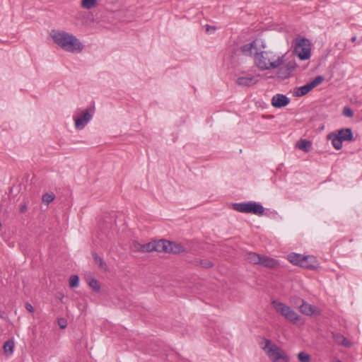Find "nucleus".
I'll use <instances>...</instances> for the list:
<instances>
[{
    "mask_svg": "<svg viewBox=\"0 0 362 362\" xmlns=\"http://www.w3.org/2000/svg\"><path fill=\"white\" fill-rule=\"evenodd\" d=\"M284 54L277 55L271 50H262L259 47V51L255 53V64L260 70H269L279 68L284 63Z\"/></svg>",
    "mask_w": 362,
    "mask_h": 362,
    "instance_id": "1",
    "label": "nucleus"
},
{
    "mask_svg": "<svg viewBox=\"0 0 362 362\" xmlns=\"http://www.w3.org/2000/svg\"><path fill=\"white\" fill-rule=\"evenodd\" d=\"M50 35L54 43L66 52H80L83 49L80 40L72 34L65 31L52 30Z\"/></svg>",
    "mask_w": 362,
    "mask_h": 362,
    "instance_id": "2",
    "label": "nucleus"
},
{
    "mask_svg": "<svg viewBox=\"0 0 362 362\" xmlns=\"http://www.w3.org/2000/svg\"><path fill=\"white\" fill-rule=\"evenodd\" d=\"M327 139L331 141L333 147L337 150L342 148L343 141H354V134L350 128H342L331 132L327 134Z\"/></svg>",
    "mask_w": 362,
    "mask_h": 362,
    "instance_id": "3",
    "label": "nucleus"
},
{
    "mask_svg": "<svg viewBox=\"0 0 362 362\" xmlns=\"http://www.w3.org/2000/svg\"><path fill=\"white\" fill-rule=\"evenodd\" d=\"M294 51L301 60L310 57L311 44L308 39L298 36L295 40Z\"/></svg>",
    "mask_w": 362,
    "mask_h": 362,
    "instance_id": "4",
    "label": "nucleus"
},
{
    "mask_svg": "<svg viewBox=\"0 0 362 362\" xmlns=\"http://www.w3.org/2000/svg\"><path fill=\"white\" fill-rule=\"evenodd\" d=\"M272 305H273L274 310L278 313L284 317L288 321L292 323H296L298 321L300 316L289 306L275 300H272Z\"/></svg>",
    "mask_w": 362,
    "mask_h": 362,
    "instance_id": "5",
    "label": "nucleus"
},
{
    "mask_svg": "<svg viewBox=\"0 0 362 362\" xmlns=\"http://www.w3.org/2000/svg\"><path fill=\"white\" fill-rule=\"evenodd\" d=\"M264 341L265 344L262 346V349L266 352L267 356L273 361V362H278L280 359L287 361V356L284 354L276 344L267 339H264Z\"/></svg>",
    "mask_w": 362,
    "mask_h": 362,
    "instance_id": "6",
    "label": "nucleus"
},
{
    "mask_svg": "<svg viewBox=\"0 0 362 362\" xmlns=\"http://www.w3.org/2000/svg\"><path fill=\"white\" fill-rule=\"evenodd\" d=\"M90 108L84 110H80L77 112V115L74 117L75 127L77 129H83L85 126L90 121L93 117Z\"/></svg>",
    "mask_w": 362,
    "mask_h": 362,
    "instance_id": "7",
    "label": "nucleus"
},
{
    "mask_svg": "<svg viewBox=\"0 0 362 362\" xmlns=\"http://www.w3.org/2000/svg\"><path fill=\"white\" fill-rule=\"evenodd\" d=\"M288 259L292 264L298 265L303 268L314 269L316 267L315 265L308 263V259L315 260V257L313 256H303L300 254L292 253L288 256Z\"/></svg>",
    "mask_w": 362,
    "mask_h": 362,
    "instance_id": "8",
    "label": "nucleus"
},
{
    "mask_svg": "<svg viewBox=\"0 0 362 362\" xmlns=\"http://www.w3.org/2000/svg\"><path fill=\"white\" fill-rule=\"evenodd\" d=\"M296 299L298 301H300V305H299V310L301 313L309 316L320 315V311L317 307L313 306L301 298Z\"/></svg>",
    "mask_w": 362,
    "mask_h": 362,
    "instance_id": "9",
    "label": "nucleus"
},
{
    "mask_svg": "<svg viewBox=\"0 0 362 362\" xmlns=\"http://www.w3.org/2000/svg\"><path fill=\"white\" fill-rule=\"evenodd\" d=\"M257 46H261L263 49L266 48L262 41L256 40L250 43L243 45L241 47V51L245 55H251L253 54L254 51L255 53L256 51H259V48H257Z\"/></svg>",
    "mask_w": 362,
    "mask_h": 362,
    "instance_id": "10",
    "label": "nucleus"
},
{
    "mask_svg": "<svg viewBox=\"0 0 362 362\" xmlns=\"http://www.w3.org/2000/svg\"><path fill=\"white\" fill-rule=\"evenodd\" d=\"M289 102V98L283 94H276L272 99V105L278 108L286 106Z\"/></svg>",
    "mask_w": 362,
    "mask_h": 362,
    "instance_id": "11",
    "label": "nucleus"
},
{
    "mask_svg": "<svg viewBox=\"0 0 362 362\" xmlns=\"http://www.w3.org/2000/svg\"><path fill=\"white\" fill-rule=\"evenodd\" d=\"M257 77L250 75L240 76L237 78L236 83L241 86H250L257 83Z\"/></svg>",
    "mask_w": 362,
    "mask_h": 362,
    "instance_id": "12",
    "label": "nucleus"
},
{
    "mask_svg": "<svg viewBox=\"0 0 362 362\" xmlns=\"http://www.w3.org/2000/svg\"><path fill=\"white\" fill-rule=\"evenodd\" d=\"M153 251H157L159 252H168V247L170 246V241H168L165 240H160L158 241H153Z\"/></svg>",
    "mask_w": 362,
    "mask_h": 362,
    "instance_id": "13",
    "label": "nucleus"
},
{
    "mask_svg": "<svg viewBox=\"0 0 362 362\" xmlns=\"http://www.w3.org/2000/svg\"><path fill=\"white\" fill-rule=\"evenodd\" d=\"M261 257V255L250 252L246 254L245 259L250 264H260Z\"/></svg>",
    "mask_w": 362,
    "mask_h": 362,
    "instance_id": "14",
    "label": "nucleus"
},
{
    "mask_svg": "<svg viewBox=\"0 0 362 362\" xmlns=\"http://www.w3.org/2000/svg\"><path fill=\"white\" fill-rule=\"evenodd\" d=\"M332 338L338 344L343 345L345 347H349L351 346V343L339 333H332Z\"/></svg>",
    "mask_w": 362,
    "mask_h": 362,
    "instance_id": "15",
    "label": "nucleus"
},
{
    "mask_svg": "<svg viewBox=\"0 0 362 362\" xmlns=\"http://www.w3.org/2000/svg\"><path fill=\"white\" fill-rule=\"evenodd\" d=\"M233 209L239 212L250 214V202L233 204Z\"/></svg>",
    "mask_w": 362,
    "mask_h": 362,
    "instance_id": "16",
    "label": "nucleus"
},
{
    "mask_svg": "<svg viewBox=\"0 0 362 362\" xmlns=\"http://www.w3.org/2000/svg\"><path fill=\"white\" fill-rule=\"evenodd\" d=\"M260 265L267 268H274L277 265V262L274 259L262 255Z\"/></svg>",
    "mask_w": 362,
    "mask_h": 362,
    "instance_id": "17",
    "label": "nucleus"
},
{
    "mask_svg": "<svg viewBox=\"0 0 362 362\" xmlns=\"http://www.w3.org/2000/svg\"><path fill=\"white\" fill-rule=\"evenodd\" d=\"M264 213V207L260 204L256 202H250V214H253L255 215H262Z\"/></svg>",
    "mask_w": 362,
    "mask_h": 362,
    "instance_id": "18",
    "label": "nucleus"
},
{
    "mask_svg": "<svg viewBox=\"0 0 362 362\" xmlns=\"http://www.w3.org/2000/svg\"><path fill=\"white\" fill-rule=\"evenodd\" d=\"M185 252V247L180 243L170 242V246L168 247V252L173 254H179Z\"/></svg>",
    "mask_w": 362,
    "mask_h": 362,
    "instance_id": "19",
    "label": "nucleus"
},
{
    "mask_svg": "<svg viewBox=\"0 0 362 362\" xmlns=\"http://www.w3.org/2000/svg\"><path fill=\"white\" fill-rule=\"evenodd\" d=\"M296 146L304 152H309L312 147V143L305 139H300L296 144Z\"/></svg>",
    "mask_w": 362,
    "mask_h": 362,
    "instance_id": "20",
    "label": "nucleus"
},
{
    "mask_svg": "<svg viewBox=\"0 0 362 362\" xmlns=\"http://www.w3.org/2000/svg\"><path fill=\"white\" fill-rule=\"evenodd\" d=\"M13 348L14 342L13 340H8L5 341L3 346L4 352L7 356H9L13 354Z\"/></svg>",
    "mask_w": 362,
    "mask_h": 362,
    "instance_id": "21",
    "label": "nucleus"
},
{
    "mask_svg": "<svg viewBox=\"0 0 362 362\" xmlns=\"http://www.w3.org/2000/svg\"><path fill=\"white\" fill-rule=\"evenodd\" d=\"M313 89V88L310 83H308L307 84L298 88L296 91V94L297 96H303L308 93Z\"/></svg>",
    "mask_w": 362,
    "mask_h": 362,
    "instance_id": "22",
    "label": "nucleus"
},
{
    "mask_svg": "<svg viewBox=\"0 0 362 362\" xmlns=\"http://www.w3.org/2000/svg\"><path fill=\"white\" fill-rule=\"evenodd\" d=\"M98 4L97 0H82L81 7L86 9H91Z\"/></svg>",
    "mask_w": 362,
    "mask_h": 362,
    "instance_id": "23",
    "label": "nucleus"
},
{
    "mask_svg": "<svg viewBox=\"0 0 362 362\" xmlns=\"http://www.w3.org/2000/svg\"><path fill=\"white\" fill-rule=\"evenodd\" d=\"M93 257L95 263L97 264L101 269H103L105 271L107 269V264L103 261V259L100 257H99L96 253H93Z\"/></svg>",
    "mask_w": 362,
    "mask_h": 362,
    "instance_id": "24",
    "label": "nucleus"
},
{
    "mask_svg": "<svg viewBox=\"0 0 362 362\" xmlns=\"http://www.w3.org/2000/svg\"><path fill=\"white\" fill-rule=\"evenodd\" d=\"M55 195L54 193H46L42 195V201L45 204H49L54 199Z\"/></svg>",
    "mask_w": 362,
    "mask_h": 362,
    "instance_id": "25",
    "label": "nucleus"
},
{
    "mask_svg": "<svg viewBox=\"0 0 362 362\" xmlns=\"http://www.w3.org/2000/svg\"><path fill=\"white\" fill-rule=\"evenodd\" d=\"M79 278L77 275H72L69 279V286L71 288H76L78 286Z\"/></svg>",
    "mask_w": 362,
    "mask_h": 362,
    "instance_id": "26",
    "label": "nucleus"
},
{
    "mask_svg": "<svg viewBox=\"0 0 362 362\" xmlns=\"http://www.w3.org/2000/svg\"><path fill=\"white\" fill-rule=\"evenodd\" d=\"M310 356L303 351L298 354V359L300 362H310Z\"/></svg>",
    "mask_w": 362,
    "mask_h": 362,
    "instance_id": "27",
    "label": "nucleus"
},
{
    "mask_svg": "<svg viewBox=\"0 0 362 362\" xmlns=\"http://www.w3.org/2000/svg\"><path fill=\"white\" fill-rule=\"evenodd\" d=\"M88 285H89V286L90 288H92L95 291H99L100 289V286L99 282L95 279H91L88 281Z\"/></svg>",
    "mask_w": 362,
    "mask_h": 362,
    "instance_id": "28",
    "label": "nucleus"
},
{
    "mask_svg": "<svg viewBox=\"0 0 362 362\" xmlns=\"http://www.w3.org/2000/svg\"><path fill=\"white\" fill-rule=\"evenodd\" d=\"M324 81V76H316L312 81L310 82V84L313 87V88H315L318 85H320Z\"/></svg>",
    "mask_w": 362,
    "mask_h": 362,
    "instance_id": "29",
    "label": "nucleus"
},
{
    "mask_svg": "<svg viewBox=\"0 0 362 362\" xmlns=\"http://www.w3.org/2000/svg\"><path fill=\"white\" fill-rule=\"evenodd\" d=\"M154 248L155 247H153V242L148 243H146V244H142L141 252H152V251H153Z\"/></svg>",
    "mask_w": 362,
    "mask_h": 362,
    "instance_id": "30",
    "label": "nucleus"
},
{
    "mask_svg": "<svg viewBox=\"0 0 362 362\" xmlns=\"http://www.w3.org/2000/svg\"><path fill=\"white\" fill-rule=\"evenodd\" d=\"M279 68L280 69H279V72H278L279 76L282 78H288L291 72H289L285 68H282L281 66H279Z\"/></svg>",
    "mask_w": 362,
    "mask_h": 362,
    "instance_id": "31",
    "label": "nucleus"
},
{
    "mask_svg": "<svg viewBox=\"0 0 362 362\" xmlns=\"http://www.w3.org/2000/svg\"><path fill=\"white\" fill-rule=\"evenodd\" d=\"M343 115L345 117H351L354 115V112L350 107L346 106L343 109Z\"/></svg>",
    "mask_w": 362,
    "mask_h": 362,
    "instance_id": "32",
    "label": "nucleus"
},
{
    "mask_svg": "<svg viewBox=\"0 0 362 362\" xmlns=\"http://www.w3.org/2000/svg\"><path fill=\"white\" fill-rule=\"evenodd\" d=\"M200 264L204 268H210L214 266V264L208 259H202L200 261Z\"/></svg>",
    "mask_w": 362,
    "mask_h": 362,
    "instance_id": "33",
    "label": "nucleus"
},
{
    "mask_svg": "<svg viewBox=\"0 0 362 362\" xmlns=\"http://www.w3.org/2000/svg\"><path fill=\"white\" fill-rule=\"evenodd\" d=\"M281 67L286 69L289 72H291L295 69V66L292 62H288L285 66L281 65Z\"/></svg>",
    "mask_w": 362,
    "mask_h": 362,
    "instance_id": "34",
    "label": "nucleus"
},
{
    "mask_svg": "<svg viewBox=\"0 0 362 362\" xmlns=\"http://www.w3.org/2000/svg\"><path fill=\"white\" fill-rule=\"evenodd\" d=\"M133 247H134V251L141 252L142 244H140V243H139L137 242H134Z\"/></svg>",
    "mask_w": 362,
    "mask_h": 362,
    "instance_id": "35",
    "label": "nucleus"
},
{
    "mask_svg": "<svg viewBox=\"0 0 362 362\" xmlns=\"http://www.w3.org/2000/svg\"><path fill=\"white\" fill-rule=\"evenodd\" d=\"M295 298H299L297 297V296H292V297H291L290 303L293 304V305H296V306L299 307V305H300V301H298V300H297Z\"/></svg>",
    "mask_w": 362,
    "mask_h": 362,
    "instance_id": "36",
    "label": "nucleus"
},
{
    "mask_svg": "<svg viewBox=\"0 0 362 362\" xmlns=\"http://www.w3.org/2000/svg\"><path fill=\"white\" fill-rule=\"evenodd\" d=\"M25 309H26L28 312H30V313H33V312H34V308H33V305H32L30 303H26L25 304Z\"/></svg>",
    "mask_w": 362,
    "mask_h": 362,
    "instance_id": "37",
    "label": "nucleus"
},
{
    "mask_svg": "<svg viewBox=\"0 0 362 362\" xmlns=\"http://www.w3.org/2000/svg\"><path fill=\"white\" fill-rule=\"evenodd\" d=\"M58 324L62 329H64L66 327V322L63 319L59 320Z\"/></svg>",
    "mask_w": 362,
    "mask_h": 362,
    "instance_id": "38",
    "label": "nucleus"
},
{
    "mask_svg": "<svg viewBox=\"0 0 362 362\" xmlns=\"http://www.w3.org/2000/svg\"><path fill=\"white\" fill-rule=\"evenodd\" d=\"M216 30V27L206 25V32L208 33H214Z\"/></svg>",
    "mask_w": 362,
    "mask_h": 362,
    "instance_id": "39",
    "label": "nucleus"
},
{
    "mask_svg": "<svg viewBox=\"0 0 362 362\" xmlns=\"http://www.w3.org/2000/svg\"><path fill=\"white\" fill-rule=\"evenodd\" d=\"M27 210V206L25 204H23L21 208H20V212L21 213H24Z\"/></svg>",
    "mask_w": 362,
    "mask_h": 362,
    "instance_id": "40",
    "label": "nucleus"
},
{
    "mask_svg": "<svg viewBox=\"0 0 362 362\" xmlns=\"http://www.w3.org/2000/svg\"><path fill=\"white\" fill-rule=\"evenodd\" d=\"M315 262H316V260H315V259L314 261H313V260H311V259H308V263H309V264H312L313 265H315V264H314V263H315Z\"/></svg>",
    "mask_w": 362,
    "mask_h": 362,
    "instance_id": "41",
    "label": "nucleus"
},
{
    "mask_svg": "<svg viewBox=\"0 0 362 362\" xmlns=\"http://www.w3.org/2000/svg\"><path fill=\"white\" fill-rule=\"evenodd\" d=\"M351 40L352 42H355V41L356 40V36L352 37H351Z\"/></svg>",
    "mask_w": 362,
    "mask_h": 362,
    "instance_id": "42",
    "label": "nucleus"
},
{
    "mask_svg": "<svg viewBox=\"0 0 362 362\" xmlns=\"http://www.w3.org/2000/svg\"><path fill=\"white\" fill-rule=\"evenodd\" d=\"M334 362H341V361H339V360H337V361H334Z\"/></svg>",
    "mask_w": 362,
    "mask_h": 362,
    "instance_id": "43",
    "label": "nucleus"
}]
</instances>
